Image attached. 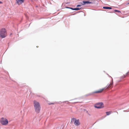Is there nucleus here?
<instances>
[{"label":"nucleus","instance_id":"obj_1","mask_svg":"<svg viewBox=\"0 0 129 129\" xmlns=\"http://www.w3.org/2000/svg\"><path fill=\"white\" fill-rule=\"evenodd\" d=\"M33 105L35 111L37 113H39L41 110V106L39 102L35 100L33 101Z\"/></svg>","mask_w":129,"mask_h":129},{"label":"nucleus","instance_id":"obj_2","mask_svg":"<svg viewBox=\"0 0 129 129\" xmlns=\"http://www.w3.org/2000/svg\"><path fill=\"white\" fill-rule=\"evenodd\" d=\"M7 36V33L5 28H2L0 30V37L2 38H4Z\"/></svg>","mask_w":129,"mask_h":129},{"label":"nucleus","instance_id":"obj_3","mask_svg":"<svg viewBox=\"0 0 129 129\" xmlns=\"http://www.w3.org/2000/svg\"><path fill=\"white\" fill-rule=\"evenodd\" d=\"M113 82L109 84V85L108 86L104 88H103L100 89V90L99 91H94L93 92V93H101L104 89H106L108 88H111L112 87V86L113 85Z\"/></svg>","mask_w":129,"mask_h":129},{"label":"nucleus","instance_id":"obj_4","mask_svg":"<svg viewBox=\"0 0 129 129\" xmlns=\"http://www.w3.org/2000/svg\"><path fill=\"white\" fill-rule=\"evenodd\" d=\"M94 107L100 109L103 108L104 105L103 104L102 102L98 103L94 105Z\"/></svg>","mask_w":129,"mask_h":129},{"label":"nucleus","instance_id":"obj_5","mask_svg":"<svg viewBox=\"0 0 129 129\" xmlns=\"http://www.w3.org/2000/svg\"><path fill=\"white\" fill-rule=\"evenodd\" d=\"M71 122H74V124L76 126L79 125L80 123L79 119H76L73 118L71 119Z\"/></svg>","mask_w":129,"mask_h":129},{"label":"nucleus","instance_id":"obj_6","mask_svg":"<svg viewBox=\"0 0 129 129\" xmlns=\"http://www.w3.org/2000/svg\"><path fill=\"white\" fill-rule=\"evenodd\" d=\"M1 123L3 125H6L8 123V121L6 119L2 118L1 120Z\"/></svg>","mask_w":129,"mask_h":129},{"label":"nucleus","instance_id":"obj_7","mask_svg":"<svg viewBox=\"0 0 129 129\" xmlns=\"http://www.w3.org/2000/svg\"><path fill=\"white\" fill-rule=\"evenodd\" d=\"M24 0H16V3L18 5H20L23 3Z\"/></svg>","mask_w":129,"mask_h":129},{"label":"nucleus","instance_id":"obj_8","mask_svg":"<svg viewBox=\"0 0 129 129\" xmlns=\"http://www.w3.org/2000/svg\"><path fill=\"white\" fill-rule=\"evenodd\" d=\"M91 2H90L88 1H83V2L82 4V5H85V4H88L89 3H91Z\"/></svg>","mask_w":129,"mask_h":129},{"label":"nucleus","instance_id":"obj_9","mask_svg":"<svg viewBox=\"0 0 129 129\" xmlns=\"http://www.w3.org/2000/svg\"><path fill=\"white\" fill-rule=\"evenodd\" d=\"M103 8L106 9H112L111 7H103Z\"/></svg>","mask_w":129,"mask_h":129},{"label":"nucleus","instance_id":"obj_10","mask_svg":"<svg viewBox=\"0 0 129 129\" xmlns=\"http://www.w3.org/2000/svg\"><path fill=\"white\" fill-rule=\"evenodd\" d=\"M106 113L107 115H110L111 114V112H106Z\"/></svg>","mask_w":129,"mask_h":129},{"label":"nucleus","instance_id":"obj_11","mask_svg":"<svg viewBox=\"0 0 129 129\" xmlns=\"http://www.w3.org/2000/svg\"><path fill=\"white\" fill-rule=\"evenodd\" d=\"M71 9L74 10H78L80 9L78 8H75L74 9L71 8Z\"/></svg>","mask_w":129,"mask_h":129},{"label":"nucleus","instance_id":"obj_12","mask_svg":"<svg viewBox=\"0 0 129 129\" xmlns=\"http://www.w3.org/2000/svg\"><path fill=\"white\" fill-rule=\"evenodd\" d=\"M114 11L115 12H120V11H118V10H114Z\"/></svg>","mask_w":129,"mask_h":129},{"label":"nucleus","instance_id":"obj_13","mask_svg":"<svg viewBox=\"0 0 129 129\" xmlns=\"http://www.w3.org/2000/svg\"><path fill=\"white\" fill-rule=\"evenodd\" d=\"M80 6H81V5H77V7H78Z\"/></svg>","mask_w":129,"mask_h":129},{"label":"nucleus","instance_id":"obj_14","mask_svg":"<svg viewBox=\"0 0 129 129\" xmlns=\"http://www.w3.org/2000/svg\"><path fill=\"white\" fill-rule=\"evenodd\" d=\"M3 3L1 2V1H0V4H2Z\"/></svg>","mask_w":129,"mask_h":129},{"label":"nucleus","instance_id":"obj_15","mask_svg":"<svg viewBox=\"0 0 129 129\" xmlns=\"http://www.w3.org/2000/svg\"><path fill=\"white\" fill-rule=\"evenodd\" d=\"M54 104L53 103H51V104Z\"/></svg>","mask_w":129,"mask_h":129},{"label":"nucleus","instance_id":"obj_16","mask_svg":"<svg viewBox=\"0 0 129 129\" xmlns=\"http://www.w3.org/2000/svg\"><path fill=\"white\" fill-rule=\"evenodd\" d=\"M127 4H128V5H129V3H127Z\"/></svg>","mask_w":129,"mask_h":129}]
</instances>
